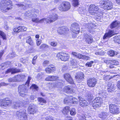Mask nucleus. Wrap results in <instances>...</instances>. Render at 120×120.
<instances>
[{
	"label": "nucleus",
	"instance_id": "obj_1",
	"mask_svg": "<svg viewBox=\"0 0 120 120\" xmlns=\"http://www.w3.org/2000/svg\"><path fill=\"white\" fill-rule=\"evenodd\" d=\"M78 11L79 13L83 14L85 16V15L88 16L91 15H96L97 14L103 13L98 6L93 4L90 5L88 10L82 8H80Z\"/></svg>",
	"mask_w": 120,
	"mask_h": 120
},
{
	"label": "nucleus",
	"instance_id": "obj_2",
	"mask_svg": "<svg viewBox=\"0 0 120 120\" xmlns=\"http://www.w3.org/2000/svg\"><path fill=\"white\" fill-rule=\"evenodd\" d=\"M13 5L10 0H3L0 3V8L1 11L5 12L12 8Z\"/></svg>",
	"mask_w": 120,
	"mask_h": 120
},
{
	"label": "nucleus",
	"instance_id": "obj_3",
	"mask_svg": "<svg viewBox=\"0 0 120 120\" xmlns=\"http://www.w3.org/2000/svg\"><path fill=\"white\" fill-rule=\"evenodd\" d=\"M4 107H7L11 105L12 107L15 109H17L23 105V102L19 100L16 102H12L11 100L8 98L4 99Z\"/></svg>",
	"mask_w": 120,
	"mask_h": 120
},
{
	"label": "nucleus",
	"instance_id": "obj_4",
	"mask_svg": "<svg viewBox=\"0 0 120 120\" xmlns=\"http://www.w3.org/2000/svg\"><path fill=\"white\" fill-rule=\"evenodd\" d=\"M28 86L26 85L23 84L19 85L18 87V91L19 95L24 97L26 95L27 92Z\"/></svg>",
	"mask_w": 120,
	"mask_h": 120
},
{
	"label": "nucleus",
	"instance_id": "obj_5",
	"mask_svg": "<svg viewBox=\"0 0 120 120\" xmlns=\"http://www.w3.org/2000/svg\"><path fill=\"white\" fill-rule=\"evenodd\" d=\"M101 7L105 10H109L111 9L112 8V2L109 1H102L100 2Z\"/></svg>",
	"mask_w": 120,
	"mask_h": 120
},
{
	"label": "nucleus",
	"instance_id": "obj_6",
	"mask_svg": "<svg viewBox=\"0 0 120 120\" xmlns=\"http://www.w3.org/2000/svg\"><path fill=\"white\" fill-rule=\"evenodd\" d=\"M71 7L70 3L67 1H64L59 7V10L61 11H66L69 10Z\"/></svg>",
	"mask_w": 120,
	"mask_h": 120
},
{
	"label": "nucleus",
	"instance_id": "obj_7",
	"mask_svg": "<svg viewBox=\"0 0 120 120\" xmlns=\"http://www.w3.org/2000/svg\"><path fill=\"white\" fill-rule=\"evenodd\" d=\"M16 115L20 120H27V116L25 110H20L17 112Z\"/></svg>",
	"mask_w": 120,
	"mask_h": 120
},
{
	"label": "nucleus",
	"instance_id": "obj_8",
	"mask_svg": "<svg viewBox=\"0 0 120 120\" xmlns=\"http://www.w3.org/2000/svg\"><path fill=\"white\" fill-rule=\"evenodd\" d=\"M102 102V99L99 97H97L92 101L91 105L94 108L97 107L99 108L101 106Z\"/></svg>",
	"mask_w": 120,
	"mask_h": 120
},
{
	"label": "nucleus",
	"instance_id": "obj_9",
	"mask_svg": "<svg viewBox=\"0 0 120 120\" xmlns=\"http://www.w3.org/2000/svg\"><path fill=\"white\" fill-rule=\"evenodd\" d=\"M57 57L60 59L64 61L68 60L69 58V54L65 52H62L59 53L57 54Z\"/></svg>",
	"mask_w": 120,
	"mask_h": 120
},
{
	"label": "nucleus",
	"instance_id": "obj_10",
	"mask_svg": "<svg viewBox=\"0 0 120 120\" xmlns=\"http://www.w3.org/2000/svg\"><path fill=\"white\" fill-rule=\"evenodd\" d=\"M109 110L110 112L113 114H118L119 112V107L112 104L109 105Z\"/></svg>",
	"mask_w": 120,
	"mask_h": 120
},
{
	"label": "nucleus",
	"instance_id": "obj_11",
	"mask_svg": "<svg viewBox=\"0 0 120 120\" xmlns=\"http://www.w3.org/2000/svg\"><path fill=\"white\" fill-rule=\"evenodd\" d=\"M71 29L72 32L74 33L78 34L80 31V29L78 26V24L77 23H73L71 25Z\"/></svg>",
	"mask_w": 120,
	"mask_h": 120
},
{
	"label": "nucleus",
	"instance_id": "obj_12",
	"mask_svg": "<svg viewBox=\"0 0 120 120\" xmlns=\"http://www.w3.org/2000/svg\"><path fill=\"white\" fill-rule=\"evenodd\" d=\"M97 82V79L95 78H91L87 80V84L90 87H94L95 85Z\"/></svg>",
	"mask_w": 120,
	"mask_h": 120
},
{
	"label": "nucleus",
	"instance_id": "obj_13",
	"mask_svg": "<svg viewBox=\"0 0 120 120\" xmlns=\"http://www.w3.org/2000/svg\"><path fill=\"white\" fill-rule=\"evenodd\" d=\"M68 31V29L65 27H59L58 28L57 30V33L60 35L67 34Z\"/></svg>",
	"mask_w": 120,
	"mask_h": 120
},
{
	"label": "nucleus",
	"instance_id": "obj_14",
	"mask_svg": "<svg viewBox=\"0 0 120 120\" xmlns=\"http://www.w3.org/2000/svg\"><path fill=\"white\" fill-rule=\"evenodd\" d=\"M58 16L56 14H52L49 15L47 17V19L49 23L53 22L56 20L58 18Z\"/></svg>",
	"mask_w": 120,
	"mask_h": 120
},
{
	"label": "nucleus",
	"instance_id": "obj_15",
	"mask_svg": "<svg viewBox=\"0 0 120 120\" xmlns=\"http://www.w3.org/2000/svg\"><path fill=\"white\" fill-rule=\"evenodd\" d=\"M36 108L37 107L35 105L33 104H30L28 109V113L30 114H34L36 111Z\"/></svg>",
	"mask_w": 120,
	"mask_h": 120
},
{
	"label": "nucleus",
	"instance_id": "obj_16",
	"mask_svg": "<svg viewBox=\"0 0 120 120\" xmlns=\"http://www.w3.org/2000/svg\"><path fill=\"white\" fill-rule=\"evenodd\" d=\"M78 98L79 102V105L81 107H86L89 105L88 102L82 98L81 97H79Z\"/></svg>",
	"mask_w": 120,
	"mask_h": 120
},
{
	"label": "nucleus",
	"instance_id": "obj_17",
	"mask_svg": "<svg viewBox=\"0 0 120 120\" xmlns=\"http://www.w3.org/2000/svg\"><path fill=\"white\" fill-rule=\"evenodd\" d=\"M84 38L85 39L86 42L88 44H90L93 41L92 38L87 34H84Z\"/></svg>",
	"mask_w": 120,
	"mask_h": 120
},
{
	"label": "nucleus",
	"instance_id": "obj_18",
	"mask_svg": "<svg viewBox=\"0 0 120 120\" xmlns=\"http://www.w3.org/2000/svg\"><path fill=\"white\" fill-rule=\"evenodd\" d=\"M64 78L66 80L70 83L72 84L74 83L73 80L69 74H65L64 75Z\"/></svg>",
	"mask_w": 120,
	"mask_h": 120
},
{
	"label": "nucleus",
	"instance_id": "obj_19",
	"mask_svg": "<svg viewBox=\"0 0 120 120\" xmlns=\"http://www.w3.org/2000/svg\"><path fill=\"white\" fill-rule=\"evenodd\" d=\"M25 75L23 74H21L15 76L16 82L23 81L26 77Z\"/></svg>",
	"mask_w": 120,
	"mask_h": 120
},
{
	"label": "nucleus",
	"instance_id": "obj_20",
	"mask_svg": "<svg viewBox=\"0 0 120 120\" xmlns=\"http://www.w3.org/2000/svg\"><path fill=\"white\" fill-rule=\"evenodd\" d=\"M114 34L113 31L111 30H109L108 32L105 33L103 37V38L104 39H107L111 37Z\"/></svg>",
	"mask_w": 120,
	"mask_h": 120
},
{
	"label": "nucleus",
	"instance_id": "obj_21",
	"mask_svg": "<svg viewBox=\"0 0 120 120\" xmlns=\"http://www.w3.org/2000/svg\"><path fill=\"white\" fill-rule=\"evenodd\" d=\"M108 115V113L105 111H103L99 114V116L102 120H104L107 118Z\"/></svg>",
	"mask_w": 120,
	"mask_h": 120
},
{
	"label": "nucleus",
	"instance_id": "obj_22",
	"mask_svg": "<svg viewBox=\"0 0 120 120\" xmlns=\"http://www.w3.org/2000/svg\"><path fill=\"white\" fill-rule=\"evenodd\" d=\"M64 92L67 93H71L74 92L75 91V90L72 87L69 85L65 86L64 89Z\"/></svg>",
	"mask_w": 120,
	"mask_h": 120
},
{
	"label": "nucleus",
	"instance_id": "obj_23",
	"mask_svg": "<svg viewBox=\"0 0 120 120\" xmlns=\"http://www.w3.org/2000/svg\"><path fill=\"white\" fill-rule=\"evenodd\" d=\"M20 71V70L19 69L16 68H10L7 70L6 71L5 73L6 74H7L11 72V74H13Z\"/></svg>",
	"mask_w": 120,
	"mask_h": 120
},
{
	"label": "nucleus",
	"instance_id": "obj_24",
	"mask_svg": "<svg viewBox=\"0 0 120 120\" xmlns=\"http://www.w3.org/2000/svg\"><path fill=\"white\" fill-rule=\"evenodd\" d=\"M83 74L82 72H80L78 76H76L75 78L78 82H80L81 80L83 79Z\"/></svg>",
	"mask_w": 120,
	"mask_h": 120
},
{
	"label": "nucleus",
	"instance_id": "obj_25",
	"mask_svg": "<svg viewBox=\"0 0 120 120\" xmlns=\"http://www.w3.org/2000/svg\"><path fill=\"white\" fill-rule=\"evenodd\" d=\"M120 27V22L116 21L113 22L111 24L110 26V28H112L116 27L118 28Z\"/></svg>",
	"mask_w": 120,
	"mask_h": 120
},
{
	"label": "nucleus",
	"instance_id": "obj_26",
	"mask_svg": "<svg viewBox=\"0 0 120 120\" xmlns=\"http://www.w3.org/2000/svg\"><path fill=\"white\" fill-rule=\"evenodd\" d=\"M94 25L92 23H87L86 25V27L88 28V30L89 31L90 33H92L94 31V28L93 26Z\"/></svg>",
	"mask_w": 120,
	"mask_h": 120
},
{
	"label": "nucleus",
	"instance_id": "obj_27",
	"mask_svg": "<svg viewBox=\"0 0 120 120\" xmlns=\"http://www.w3.org/2000/svg\"><path fill=\"white\" fill-rule=\"evenodd\" d=\"M26 42L31 45H32L34 44L33 41L30 36L27 37L26 38Z\"/></svg>",
	"mask_w": 120,
	"mask_h": 120
},
{
	"label": "nucleus",
	"instance_id": "obj_28",
	"mask_svg": "<svg viewBox=\"0 0 120 120\" xmlns=\"http://www.w3.org/2000/svg\"><path fill=\"white\" fill-rule=\"evenodd\" d=\"M55 70V69L53 67L49 68L47 67L45 69V71L47 73H49L52 72H53Z\"/></svg>",
	"mask_w": 120,
	"mask_h": 120
},
{
	"label": "nucleus",
	"instance_id": "obj_29",
	"mask_svg": "<svg viewBox=\"0 0 120 120\" xmlns=\"http://www.w3.org/2000/svg\"><path fill=\"white\" fill-rule=\"evenodd\" d=\"M69 99L70 100V103L72 104H77V99L72 97H70Z\"/></svg>",
	"mask_w": 120,
	"mask_h": 120
},
{
	"label": "nucleus",
	"instance_id": "obj_30",
	"mask_svg": "<svg viewBox=\"0 0 120 120\" xmlns=\"http://www.w3.org/2000/svg\"><path fill=\"white\" fill-rule=\"evenodd\" d=\"M70 110V107L66 106L63 108L62 112L64 114H67L68 113Z\"/></svg>",
	"mask_w": 120,
	"mask_h": 120
},
{
	"label": "nucleus",
	"instance_id": "obj_31",
	"mask_svg": "<svg viewBox=\"0 0 120 120\" xmlns=\"http://www.w3.org/2000/svg\"><path fill=\"white\" fill-rule=\"evenodd\" d=\"M39 101L40 102V104L42 105H43V104L45 103L46 101V100L42 98H38Z\"/></svg>",
	"mask_w": 120,
	"mask_h": 120
},
{
	"label": "nucleus",
	"instance_id": "obj_32",
	"mask_svg": "<svg viewBox=\"0 0 120 120\" xmlns=\"http://www.w3.org/2000/svg\"><path fill=\"white\" fill-rule=\"evenodd\" d=\"M71 65L75 66L78 63L75 59L71 58Z\"/></svg>",
	"mask_w": 120,
	"mask_h": 120
},
{
	"label": "nucleus",
	"instance_id": "obj_33",
	"mask_svg": "<svg viewBox=\"0 0 120 120\" xmlns=\"http://www.w3.org/2000/svg\"><path fill=\"white\" fill-rule=\"evenodd\" d=\"M62 84V83L60 82H55L54 83H53L51 84V86H52L53 87H55L56 86L57 87L59 86L60 85Z\"/></svg>",
	"mask_w": 120,
	"mask_h": 120
},
{
	"label": "nucleus",
	"instance_id": "obj_34",
	"mask_svg": "<svg viewBox=\"0 0 120 120\" xmlns=\"http://www.w3.org/2000/svg\"><path fill=\"white\" fill-rule=\"evenodd\" d=\"M114 41L115 42L120 44V36L116 37L114 38Z\"/></svg>",
	"mask_w": 120,
	"mask_h": 120
},
{
	"label": "nucleus",
	"instance_id": "obj_35",
	"mask_svg": "<svg viewBox=\"0 0 120 120\" xmlns=\"http://www.w3.org/2000/svg\"><path fill=\"white\" fill-rule=\"evenodd\" d=\"M0 35L3 40L6 39V35L3 31L0 30Z\"/></svg>",
	"mask_w": 120,
	"mask_h": 120
},
{
	"label": "nucleus",
	"instance_id": "obj_36",
	"mask_svg": "<svg viewBox=\"0 0 120 120\" xmlns=\"http://www.w3.org/2000/svg\"><path fill=\"white\" fill-rule=\"evenodd\" d=\"M31 89L34 90H37L38 88V87L36 85L32 84L30 87Z\"/></svg>",
	"mask_w": 120,
	"mask_h": 120
},
{
	"label": "nucleus",
	"instance_id": "obj_37",
	"mask_svg": "<svg viewBox=\"0 0 120 120\" xmlns=\"http://www.w3.org/2000/svg\"><path fill=\"white\" fill-rule=\"evenodd\" d=\"M73 5L75 7H76L79 4V0H73Z\"/></svg>",
	"mask_w": 120,
	"mask_h": 120
},
{
	"label": "nucleus",
	"instance_id": "obj_38",
	"mask_svg": "<svg viewBox=\"0 0 120 120\" xmlns=\"http://www.w3.org/2000/svg\"><path fill=\"white\" fill-rule=\"evenodd\" d=\"M8 82H16L15 76L14 77L9 78L8 79Z\"/></svg>",
	"mask_w": 120,
	"mask_h": 120
},
{
	"label": "nucleus",
	"instance_id": "obj_39",
	"mask_svg": "<svg viewBox=\"0 0 120 120\" xmlns=\"http://www.w3.org/2000/svg\"><path fill=\"white\" fill-rule=\"evenodd\" d=\"M45 21L47 23H49V22L48 20L47 17L46 18H44L41 19L39 20V23H42L44 22V21Z\"/></svg>",
	"mask_w": 120,
	"mask_h": 120
},
{
	"label": "nucleus",
	"instance_id": "obj_40",
	"mask_svg": "<svg viewBox=\"0 0 120 120\" xmlns=\"http://www.w3.org/2000/svg\"><path fill=\"white\" fill-rule=\"evenodd\" d=\"M20 29L19 26L18 27H15L13 29V31L14 32L18 33L20 31Z\"/></svg>",
	"mask_w": 120,
	"mask_h": 120
},
{
	"label": "nucleus",
	"instance_id": "obj_41",
	"mask_svg": "<svg viewBox=\"0 0 120 120\" xmlns=\"http://www.w3.org/2000/svg\"><path fill=\"white\" fill-rule=\"evenodd\" d=\"M70 97H68L65 98L64 100V103L65 104H67L68 103H70V100L69 99Z\"/></svg>",
	"mask_w": 120,
	"mask_h": 120
},
{
	"label": "nucleus",
	"instance_id": "obj_42",
	"mask_svg": "<svg viewBox=\"0 0 120 120\" xmlns=\"http://www.w3.org/2000/svg\"><path fill=\"white\" fill-rule=\"evenodd\" d=\"M16 55L15 52H12L10 53L8 56V57L10 58H11L15 56Z\"/></svg>",
	"mask_w": 120,
	"mask_h": 120
},
{
	"label": "nucleus",
	"instance_id": "obj_43",
	"mask_svg": "<svg viewBox=\"0 0 120 120\" xmlns=\"http://www.w3.org/2000/svg\"><path fill=\"white\" fill-rule=\"evenodd\" d=\"M70 114L72 115H74L76 113L75 109L73 108L70 112Z\"/></svg>",
	"mask_w": 120,
	"mask_h": 120
},
{
	"label": "nucleus",
	"instance_id": "obj_44",
	"mask_svg": "<svg viewBox=\"0 0 120 120\" xmlns=\"http://www.w3.org/2000/svg\"><path fill=\"white\" fill-rule=\"evenodd\" d=\"M49 47V46L48 45L44 44H42L40 47V49H44Z\"/></svg>",
	"mask_w": 120,
	"mask_h": 120
},
{
	"label": "nucleus",
	"instance_id": "obj_45",
	"mask_svg": "<svg viewBox=\"0 0 120 120\" xmlns=\"http://www.w3.org/2000/svg\"><path fill=\"white\" fill-rule=\"evenodd\" d=\"M4 99L0 100V106L4 107Z\"/></svg>",
	"mask_w": 120,
	"mask_h": 120
},
{
	"label": "nucleus",
	"instance_id": "obj_46",
	"mask_svg": "<svg viewBox=\"0 0 120 120\" xmlns=\"http://www.w3.org/2000/svg\"><path fill=\"white\" fill-rule=\"evenodd\" d=\"M87 96V99L88 101H91L92 100V99H93V95L90 94H88Z\"/></svg>",
	"mask_w": 120,
	"mask_h": 120
},
{
	"label": "nucleus",
	"instance_id": "obj_47",
	"mask_svg": "<svg viewBox=\"0 0 120 120\" xmlns=\"http://www.w3.org/2000/svg\"><path fill=\"white\" fill-rule=\"evenodd\" d=\"M79 118V120H86V116L85 115L82 114L80 116Z\"/></svg>",
	"mask_w": 120,
	"mask_h": 120
},
{
	"label": "nucleus",
	"instance_id": "obj_48",
	"mask_svg": "<svg viewBox=\"0 0 120 120\" xmlns=\"http://www.w3.org/2000/svg\"><path fill=\"white\" fill-rule=\"evenodd\" d=\"M49 62L48 60H45L43 63V66L45 67L47 65L49 64Z\"/></svg>",
	"mask_w": 120,
	"mask_h": 120
},
{
	"label": "nucleus",
	"instance_id": "obj_49",
	"mask_svg": "<svg viewBox=\"0 0 120 120\" xmlns=\"http://www.w3.org/2000/svg\"><path fill=\"white\" fill-rule=\"evenodd\" d=\"M52 81H55L57 80L58 77L57 76L51 75Z\"/></svg>",
	"mask_w": 120,
	"mask_h": 120
},
{
	"label": "nucleus",
	"instance_id": "obj_50",
	"mask_svg": "<svg viewBox=\"0 0 120 120\" xmlns=\"http://www.w3.org/2000/svg\"><path fill=\"white\" fill-rule=\"evenodd\" d=\"M31 79L32 78L31 77H30V76H29L28 77L27 81L26 82V83L25 84L27 86H28V87L29 86V84L30 82V80H31Z\"/></svg>",
	"mask_w": 120,
	"mask_h": 120
},
{
	"label": "nucleus",
	"instance_id": "obj_51",
	"mask_svg": "<svg viewBox=\"0 0 120 120\" xmlns=\"http://www.w3.org/2000/svg\"><path fill=\"white\" fill-rule=\"evenodd\" d=\"M108 54L110 56H113L115 55V52L114 51L112 50L108 52Z\"/></svg>",
	"mask_w": 120,
	"mask_h": 120
},
{
	"label": "nucleus",
	"instance_id": "obj_52",
	"mask_svg": "<svg viewBox=\"0 0 120 120\" xmlns=\"http://www.w3.org/2000/svg\"><path fill=\"white\" fill-rule=\"evenodd\" d=\"M32 21L33 22L37 23H39V19L38 18H34L32 19Z\"/></svg>",
	"mask_w": 120,
	"mask_h": 120
},
{
	"label": "nucleus",
	"instance_id": "obj_53",
	"mask_svg": "<svg viewBox=\"0 0 120 120\" xmlns=\"http://www.w3.org/2000/svg\"><path fill=\"white\" fill-rule=\"evenodd\" d=\"M94 63V61H91L90 62H87L86 64V66L88 67H91L92 66V64Z\"/></svg>",
	"mask_w": 120,
	"mask_h": 120
},
{
	"label": "nucleus",
	"instance_id": "obj_54",
	"mask_svg": "<svg viewBox=\"0 0 120 120\" xmlns=\"http://www.w3.org/2000/svg\"><path fill=\"white\" fill-rule=\"evenodd\" d=\"M5 65L4 63L1 64L0 65V69L3 70L6 67H5Z\"/></svg>",
	"mask_w": 120,
	"mask_h": 120
},
{
	"label": "nucleus",
	"instance_id": "obj_55",
	"mask_svg": "<svg viewBox=\"0 0 120 120\" xmlns=\"http://www.w3.org/2000/svg\"><path fill=\"white\" fill-rule=\"evenodd\" d=\"M17 5L18 6V7H20L21 8H22L24 9L25 8H26L25 5H23L22 4H17Z\"/></svg>",
	"mask_w": 120,
	"mask_h": 120
},
{
	"label": "nucleus",
	"instance_id": "obj_56",
	"mask_svg": "<svg viewBox=\"0 0 120 120\" xmlns=\"http://www.w3.org/2000/svg\"><path fill=\"white\" fill-rule=\"evenodd\" d=\"M119 64L118 62L116 60H113L112 61V64L114 65H116Z\"/></svg>",
	"mask_w": 120,
	"mask_h": 120
},
{
	"label": "nucleus",
	"instance_id": "obj_57",
	"mask_svg": "<svg viewBox=\"0 0 120 120\" xmlns=\"http://www.w3.org/2000/svg\"><path fill=\"white\" fill-rule=\"evenodd\" d=\"M20 31H26V30L27 28L24 26H19Z\"/></svg>",
	"mask_w": 120,
	"mask_h": 120
},
{
	"label": "nucleus",
	"instance_id": "obj_58",
	"mask_svg": "<svg viewBox=\"0 0 120 120\" xmlns=\"http://www.w3.org/2000/svg\"><path fill=\"white\" fill-rule=\"evenodd\" d=\"M4 63V64H5V65H6L5 66L6 68L10 66V65L11 64V63L10 62H8Z\"/></svg>",
	"mask_w": 120,
	"mask_h": 120
},
{
	"label": "nucleus",
	"instance_id": "obj_59",
	"mask_svg": "<svg viewBox=\"0 0 120 120\" xmlns=\"http://www.w3.org/2000/svg\"><path fill=\"white\" fill-rule=\"evenodd\" d=\"M45 80L46 81H52L51 75H49L45 79Z\"/></svg>",
	"mask_w": 120,
	"mask_h": 120
},
{
	"label": "nucleus",
	"instance_id": "obj_60",
	"mask_svg": "<svg viewBox=\"0 0 120 120\" xmlns=\"http://www.w3.org/2000/svg\"><path fill=\"white\" fill-rule=\"evenodd\" d=\"M41 40L40 39H38L36 41V43L37 45L38 46H39L41 43Z\"/></svg>",
	"mask_w": 120,
	"mask_h": 120
},
{
	"label": "nucleus",
	"instance_id": "obj_61",
	"mask_svg": "<svg viewBox=\"0 0 120 120\" xmlns=\"http://www.w3.org/2000/svg\"><path fill=\"white\" fill-rule=\"evenodd\" d=\"M103 53V52L102 51L96 52H95V54L97 55H102V54Z\"/></svg>",
	"mask_w": 120,
	"mask_h": 120
},
{
	"label": "nucleus",
	"instance_id": "obj_62",
	"mask_svg": "<svg viewBox=\"0 0 120 120\" xmlns=\"http://www.w3.org/2000/svg\"><path fill=\"white\" fill-rule=\"evenodd\" d=\"M52 117L48 116L45 118V120H52Z\"/></svg>",
	"mask_w": 120,
	"mask_h": 120
},
{
	"label": "nucleus",
	"instance_id": "obj_63",
	"mask_svg": "<svg viewBox=\"0 0 120 120\" xmlns=\"http://www.w3.org/2000/svg\"><path fill=\"white\" fill-rule=\"evenodd\" d=\"M50 44L51 45L53 46H55L57 45V43L56 42L53 41L51 42Z\"/></svg>",
	"mask_w": 120,
	"mask_h": 120
},
{
	"label": "nucleus",
	"instance_id": "obj_64",
	"mask_svg": "<svg viewBox=\"0 0 120 120\" xmlns=\"http://www.w3.org/2000/svg\"><path fill=\"white\" fill-rule=\"evenodd\" d=\"M114 89L113 88H112V87L111 86L110 87H109L108 88V90L109 92H111L112 91H113Z\"/></svg>",
	"mask_w": 120,
	"mask_h": 120
}]
</instances>
